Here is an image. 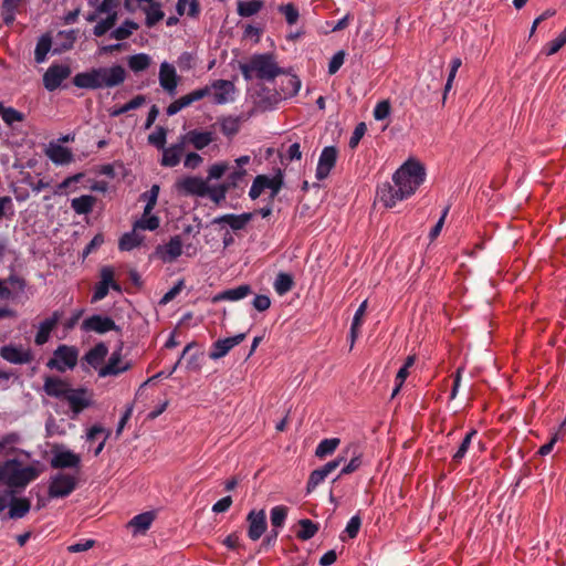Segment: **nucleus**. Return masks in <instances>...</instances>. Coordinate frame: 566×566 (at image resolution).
Segmentation results:
<instances>
[{"mask_svg": "<svg viewBox=\"0 0 566 566\" xmlns=\"http://www.w3.org/2000/svg\"><path fill=\"white\" fill-rule=\"evenodd\" d=\"M19 437L15 433H9L0 440V451L7 444H12L18 441ZM40 475V471L33 465L22 467L21 461L18 459H9L0 463V484L7 485L10 489H24L30 482L34 481Z\"/></svg>", "mask_w": 566, "mask_h": 566, "instance_id": "obj_1", "label": "nucleus"}, {"mask_svg": "<svg viewBox=\"0 0 566 566\" xmlns=\"http://www.w3.org/2000/svg\"><path fill=\"white\" fill-rule=\"evenodd\" d=\"M126 78L125 69L115 64L113 66L93 67L74 75L72 83L78 88L99 90L120 85Z\"/></svg>", "mask_w": 566, "mask_h": 566, "instance_id": "obj_2", "label": "nucleus"}, {"mask_svg": "<svg viewBox=\"0 0 566 566\" xmlns=\"http://www.w3.org/2000/svg\"><path fill=\"white\" fill-rule=\"evenodd\" d=\"M239 70L247 82L258 78L260 81H274L276 76L284 74L272 53L253 54L248 62H240Z\"/></svg>", "mask_w": 566, "mask_h": 566, "instance_id": "obj_3", "label": "nucleus"}, {"mask_svg": "<svg viewBox=\"0 0 566 566\" xmlns=\"http://www.w3.org/2000/svg\"><path fill=\"white\" fill-rule=\"evenodd\" d=\"M424 179V166L416 159H408L392 175V181L399 187L400 195H405L406 198L412 196Z\"/></svg>", "mask_w": 566, "mask_h": 566, "instance_id": "obj_4", "label": "nucleus"}, {"mask_svg": "<svg viewBox=\"0 0 566 566\" xmlns=\"http://www.w3.org/2000/svg\"><path fill=\"white\" fill-rule=\"evenodd\" d=\"M78 350L75 346L61 344L53 352V357L46 363V367L64 373L66 369H73L77 364Z\"/></svg>", "mask_w": 566, "mask_h": 566, "instance_id": "obj_5", "label": "nucleus"}, {"mask_svg": "<svg viewBox=\"0 0 566 566\" xmlns=\"http://www.w3.org/2000/svg\"><path fill=\"white\" fill-rule=\"evenodd\" d=\"M115 271L111 265H105L99 271L101 281L94 286L91 302L96 303L105 298L109 289L120 293L122 286L114 280Z\"/></svg>", "mask_w": 566, "mask_h": 566, "instance_id": "obj_6", "label": "nucleus"}, {"mask_svg": "<svg viewBox=\"0 0 566 566\" xmlns=\"http://www.w3.org/2000/svg\"><path fill=\"white\" fill-rule=\"evenodd\" d=\"M123 343L120 342L117 348L111 354L108 361L98 369L101 378L107 376H118L132 368L130 361L123 363L122 360Z\"/></svg>", "mask_w": 566, "mask_h": 566, "instance_id": "obj_7", "label": "nucleus"}, {"mask_svg": "<svg viewBox=\"0 0 566 566\" xmlns=\"http://www.w3.org/2000/svg\"><path fill=\"white\" fill-rule=\"evenodd\" d=\"M76 484L77 481L75 476L65 473H57L51 479L49 495L53 499L66 497L75 490Z\"/></svg>", "mask_w": 566, "mask_h": 566, "instance_id": "obj_8", "label": "nucleus"}, {"mask_svg": "<svg viewBox=\"0 0 566 566\" xmlns=\"http://www.w3.org/2000/svg\"><path fill=\"white\" fill-rule=\"evenodd\" d=\"M71 67L67 64H51L43 75V85L49 92L59 88L64 80L71 75Z\"/></svg>", "mask_w": 566, "mask_h": 566, "instance_id": "obj_9", "label": "nucleus"}, {"mask_svg": "<svg viewBox=\"0 0 566 566\" xmlns=\"http://www.w3.org/2000/svg\"><path fill=\"white\" fill-rule=\"evenodd\" d=\"M338 150L335 146H326L323 148L315 171L317 180L322 181L329 176L331 171L336 166Z\"/></svg>", "mask_w": 566, "mask_h": 566, "instance_id": "obj_10", "label": "nucleus"}, {"mask_svg": "<svg viewBox=\"0 0 566 566\" xmlns=\"http://www.w3.org/2000/svg\"><path fill=\"white\" fill-rule=\"evenodd\" d=\"M81 328L84 332H95L97 334H105L111 331H120L119 326L116 325L112 317L101 314H94L90 317H86L83 321Z\"/></svg>", "mask_w": 566, "mask_h": 566, "instance_id": "obj_11", "label": "nucleus"}, {"mask_svg": "<svg viewBox=\"0 0 566 566\" xmlns=\"http://www.w3.org/2000/svg\"><path fill=\"white\" fill-rule=\"evenodd\" d=\"M245 521L248 523V537L253 542L259 541L268 528L265 511L263 509L259 511L251 510Z\"/></svg>", "mask_w": 566, "mask_h": 566, "instance_id": "obj_12", "label": "nucleus"}, {"mask_svg": "<svg viewBox=\"0 0 566 566\" xmlns=\"http://www.w3.org/2000/svg\"><path fill=\"white\" fill-rule=\"evenodd\" d=\"M179 192L187 196L205 197L209 190L207 182L197 176H187L176 182Z\"/></svg>", "mask_w": 566, "mask_h": 566, "instance_id": "obj_13", "label": "nucleus"}, {"mask_svg": "<svg viewBox=\"0 0 566 566\" xmlns=\"http://www.w3.org/2000/svg\"><path fill=\"white\" fill-rule=\"evenodd\" d=\"M182 254V240L180 235H174L166 244H159L155 249V255L164 263H171Z\"/></svg>", "mask_w": 566, "mask_h": 566, "instance_id": "obj_14", "label": "nucleus"}, {"mask_svg": "<svg viewBox=\"0 0 566 566\" xmlns=\"http://www.w3.org/2000/svg\"><path fill=\"white\" fill-rule=\"evenodd\" d=\"M0 356L8 363L14 365L29 364L34 359V355L31 349H23L22 346L13 344L0 347Z\"/></svg>", "mask_w": 566, "mask_h": 566, "instance_id": "obj_15", "label": "nucleus"}, {"mask_svg": "<svg viewBox=\"0 0 566 566\" xmlns=\"http://www.w3.org/2000/svg\"><path fill=\"white\" fill-rule=\"evenodd\" d=\"M245 333H240L232 337L216 340L214 343H212L209 357L212 360H218L224 357L234 346L241 344L245 339Z\"/></svg>", "mask_w": 566, "mask_h": 566, "instance_id": "obj_16", "label": "nucleus"}, {"mask_svg": "<svg viewBox=\"0 0 566 566\" xmlns=\"http://www.w3.org/2000/svg\"><path fill=\"white\" fill-rule=\"evenodd\" d=\"M63 400L69 402L70 409L75 416L92 405L90 397H87V389L83 387H71V389L66 392V396H64Z\"/></svg>", "mask_w": 566, "mask_h": 566, "instance_id": "obj_17", "label": "nucleus"}, {"mask_svg": "<svg viewBox=\"0 0 566 566\" xmlns=\"http://www.w3.org/2000/svg\"><path fill=\"white\" fill-rule=\"evenodd\" d=\"M377 198L386 208H392L398 201L407 199L405 195H400L399 187L394 181L378 185Z\"/></svg>", "mask_w": 566, "mask_h": 566, "instance_id": "obj_18", "label": "nucleus"}, {"mask_svg": "<svg viewBox=\"0 0 566 566\" xmlns=\"http://www.w3.org/2000/svg\"><path fill=\"white\" fill-rule=\"evenodd\" d=\"M213 91V103L217 105H223L233 99L232 95L235 93V86L233 82L228 80H214L210 85Z\"/></svg>", "mask_w": 566, "mask_h": 566, "instance_id": "obj_19", "label": "nucleus"}, {"mask_svg": "<svg viewBox=\"0 0 566 566\" xmlns=\"http://www.w3.org/2000/svg\"><path fill=\"white\" fill-rule=\"evenodd\" d=\"M8 494L10 495V509L4 515H1V521L24 517L31 509L30 500L27 497H17L13 491H8Z\"/></svg>", "mask_w": 566, "mask_h": 566, "instance_id": "obj_20", "label": "nucleus"}, {"mask_svg": "<svg viewBox=\"0 0 566 566\" xmlns=\"http://www.w3.org/2000/svg\"><path fill=\"white\" fill-rule=\"evenodd\" d=\"M179 83V76L172 64L163 62L159 67V84L168 92L174 95Z\"/></svg>", "mask_w": 566, "mask_h": 566, "instance_id": "obj_21", "label": "nucleus"}, {"mask_svg": "<svg viewBox=\"0 0 566 566\" xmlns=\"http://www.w3.org/2000/svg\"><path fill=\"white\" fill-rule=\"evenodd\" d=\"M254 212H243L241 214L227 213L220 217H217L212 220V223L228 224L233 231L243 230L247 224L253 219Z\"/></svg>", "mask_w": 566, "mask_h": 566, "instance_id": "obj_22", "label": "nucleus"}, {"mask_svg": "<svg viewBox=\"0 0 566 566\" xmlns=\"http://www.w3.org/2000/svg\"><path fill=\"white\" fill-rule=\"evenodd\" d=\"M70 389L71 385L59 377L46 376L44 379L43 390L50 397L63 400Z\"/></svg>", "mask_w": 566, "mask_h": 566, "instance_id": "obj_23", "label": "nucleus"}, {"mask_svg": "<svg viewBox=\"0 0 566 566\" xmlns=\"http://www.w3.org/2000/svg\"><path fill=\"white\" fill-rule=\"evenodd\" d=\"M61 317H62V312L54 311L50 317L45 318L44 321H42L40 323L39 329L35 334V338H34V342L36 345H39V346L44 345L49 340L51 332L56 326V324L59 323Z\"/></svg>", "mask_w": 566, "mask_h": 566, "instance_id": "obj_24", "label": "nucleus"}, {"mask_svg": "<svg viewBox=\"0 0 566 566\" xmlns=\"http://www.w3.org/2000/svg\"><path fill=\"white\" fill-rule=\"evenodd\" d=\"M186 144H191L197 150H201L209 146L214 140V135L211 132H200L191 129L185 135L180 136Z\"/></svg>", "mask_w": 566, "mask_h": 566, "instance_id": "obj_25", "label": "nucleus"}, {"mask_svg": "<svg viewBox=\"0 0 566 566\" xmlns=\"http://www.w3.org/2000/svg\"><path fill=\"white\" fill-rule=\"evenodd\" d=\"M160 165L164 167H175L180 163L181 156L185 150V143L179 138V142L170 147H164Z\"/></svg>", "mask_w": 566, "mask_h": 566, "instance_id": "obj_26", "label": "nucleus"}, {"mask_svg": "<svg viewBox=\"0 0 566 566\" xmlns=\"http://www.w3.org/2000/svg\"><path fill=\"white\" fill-rule=\"evenodd\" d=\"M80 463V455L71 450L56 452L51 460V467L54 469L78 468Z\"/></svg>", "mask_w": 566, "mask_h": 566, "instance_id": "obj_27", "label": "nucleus"}, {"mask_svg": "<svg viewBox=\"0 0 566 566\" xmlns=\"http://www.w3.org/2000/svg\"><path fill=\"white\" fill-rule=\"evenodd\" d=\"M252 293V287L249 284H241L233 289H228L224 291H221L220 293L216 294L213 296V302H220V301H239Z\"/></svg>", "mask_w": 566, "mask_h": 566, "instance_id": "obj_28", "label": "nucleus"}, {"mask_svg": "<svg viewBox=\"0 0 566 566\" xmlns=\"http://www.w3.org/2000/svg\"><path fill=\"white\" fill-rule=\"evenodd\" d=\"M107 354L108 347L104 342H99L84 355V360L94 369H99Z\"/></svg>", "mask_w": 566, "mask_h": 566, "instance_id": "obj_29", "label": "nucleus"}, {"mask_svg": "<svg viewBox=\"0 0 566 566\" xmlns=\"http://www.w3.org/2000/svg\"><path fill=\"white\" fill-rule=\"evenodd\" d=\"M218 123L220 125L221 133L229 139H231L239 133L241 128L242 117L232 115L222 116L219 118Z\"/></svg>", "mask_w": 566, "mask_h": 566, "instance_id": "obj_30", "label": "nucleus"}, {"mask_svg": "<svg viewBox=\"0 0 566 566\" xmlns=\"http://www.w3.org/2000/svg\"><path fill=\"white\" fill-rule=\"evenodd\" d=\"M258 96L265 108H274L281 101L284 99V94L280 90H271L266 86H261Z\"/></svg>", "mask_w": 566, "mask_h": 566, "instance_id": "obj_31", "label": "nucleus"}, {"mask_svg": "<svg viewBox=\"0 0 566 566\" xmlns=\"http://www.w3.org/2000/svg\"><path fill=\"white\" fill-rule=\"evenodd\" d=\"M96 198L92 195H82L71 200V207L76 214H88L92 212Z\"/></svg>", "mask_w": 566, "mask_h": 566, "instance_id": "obj_32", "label": "nucleus"}, {"mask_svg": "<svg viewBox=\"0 0 566 566\" xmlns=\"http://www.w3.org/2000/svg\"><path fill=\"white\" fill-rule=\"evenodd\" d=\"M149 6L145 7L143 10L146 14L145 25L147 28L155 27L160 20L164 19L165 12L161 10V3L158 1L148 2Z\"/></svg>", "mask_w": 566, "mask_h": 566, "instance_id": "obj_33", "label": "nucleus"}, {"mask_svg": "<svg viewBox=\"0 0 566 566\" xmlns=\"http://www.w3.org/2000/svg\"><path fill=\"white\" fill-rule=\"evenodd\" d=\"M300 530L296 532V537L301 541H308L314 537L318 530L319 525L316 522H313L310 518H302L298 521Z\"/></svg>", "mask_w": 566, "mask_h": 566, "instance_id": "obj_34", "label": "nucleus"}, {"mask_svg": "<svg viewBox=\"0 0 566 566\" xmlns=\"http://www.w3.org/2000/svg\"><path fill=\"white\" fill-rule=\"evenodd\" d=\"M49 157L54 164L64 165L72 161L73 154L67 147L55 145L49 150Z\"/></svg>", "mask_w": 566, "mask_h": 566, "instance_id": "obj_35", "label": "nucleus"}, {"mask_svg": "<svg viewBox=\"0 0 566 566\" xmlns=\"http://www.w3.org/2000/svg\"><path fill=\"white\" fill-rule=\"evenodd\" d=\"M154 518L153 512H144L134 516L129 522V526L134 527L135 533H144L150 527Z\"/></svg>", "mask_w": 566, "mask_h": 566, "instance_id": "obj_36", "label": "nucleus"}, {"mask_svg": "<svg viewBox=\"0 0 566 566\" xmlns=\"http://www.w3.org/2000/svg\"><path fill=\"white\" fill-rule=\"evenodd\" d=\"M301 88V81L296 75H287L281 82L280 92L284 94V99L291 98L297 95Z\"/></svg>", "mask_w": 566, "mask_h": 566, "instance_id": "obj_37", "label": "nucleus"}, {"mask_svg": "<svg viewBox=\"0 0 566 566\" xmlns=\"http://www.w3.org/2000/svg\"><path fill=\"white\" fill-rule=\"evenodd\" d=\"M138 28V23L126 19L119 27L111 32L109 36L119 41L126 40L133 34V31L137 30Z\"/></svg>", "mask_w": 566, "mask_h": 566, "instance_id": "obj_38", "label": "nucleus"}, {"mask_svg": "<svg viewBox=\"0 0 566 566\" xmlns=\"http://www.w3.org/2000/svg\"><path fill=\"white\" fill-rule=\"evenodd\" d=\"M275 292L282 296L290 292L294 286L293 276L285 272H280L273 283Z\"/></svg>", "mask_w": 566, "mask_h": 566, "instance_id": "obj_39", "label": "nucleus"}, {"mask_svg": "<svg viewBox=\"0 0 566 566\" xmlns=\"http://www.w3.org/2000/svg\"><path fill=\"white\" fill-rule=\"evenodd\" d=\"M52 46V39L49 34H43L38 40L34 50V60L36 63H42L45 61L48 53L50 52Z\"/></svg>", "mask_w": 566, "mask_h": 566, "instance_id": "obj_40", "label": "nucleus"}, {"mask_svg": "<svg viewBox=\"0 0 566 566\" xmlns=\"http://www.w3.org/2000/svg\"><path fill=\"white\" fill-rule=\"evenodd\" d=\"M143 242V237L137 234L135 230L124 233L118 241V249L120 251H132L139 247Z\"/></svg>", "mask_w": 566, "mask_h": 566, "instance_id": "obj_41", "label": "nucleus"}, {"mask_svg": "<svg viewBox=\"0 0 566 566\" xmlns=\"http://www.w3.org/2000/svg\"><path fill=\"white\" fill-rule=\"evenodd\" d=\"M478 434V431L475 429H471L461 441L458 450L452 455V462L455 464L461 463V461L464 459L471 443L472 439Z\"/></svg>", "mask_w": 566, "mask_h": 566, "instance_id": "obj_42", "label": "nucleus"}, {"mask_svg": "<svg viewBox=\"0 0 566 566\" xmlns=\"http://www.w3.org/2000/svg\"><path fill=\"white\" fill-rule=\"evenodd\" d=\"M339 443L340 439L338 438L323 439L316 447L315 455L319 459H324L325 457L333 454Z\"/></svg>", "mask_w": 566, "mask_h": 566, "instance_id": "obj_43", "label": "nucleus"}, {"mask_svg": "<svg viewBox=\"0 0 566 566\" xmlns=\"http://www.w3.org/2000/svg\"><path fill=\"white\" fill-rule=\"evenodd\" d=\"M289 514V507L285 505H276L271 509L270 521L272 528L280 530L284 526Z\"/></svg>", "mask_w": 566, "mask_h": 566, "instance_id": "obj_44", "label": "nucleus"}, {"mask_svg": "<svg viewBox=\"0 0 566 566\" xmlns=\"http://www.w3.org/2000/svg\"><path fill=\"white\" fill-rule=\"evenodd\" d=\"M128 67L135 72H143L150 65V56L146 53H137L128 57Z\"/></svg>", "mask_w": 566, "mask_h": 566, "instance_id": "obj_45", "label": "nucleus"}, {"mask_svg": "<svg viewBox=\"0 0 566 566\" xmlns=\"http://www.w3.org/2000/svg\"><path fill=\"white\" fill-rule=\"evenodd\" d=\"M263 7V0H250L238 2V13L241 17H252L256 14Z\"/></svg>", "mask_w": 566, "mask_h": 566, "instance_id": "obj_46", "label": "nucleus"}, {"mask_svg": "<svg viewBox=\"0 0 566 566\" xmlns=\"http://www.w3.org/2000/svg\"><path fill=\"white\" fill-rule=\"evenodd\" d=\"M117 21V12L113 11L107 13V17L99 21L93 29L95 36H103L108 30H111Z\"/></svg>", "mask_w": 566, "mask_h": 566, "instance_id": "obj_47", "label": "nucleus"}, {"mask_svg": "<svg viewBox=\"0 0 566 566\" xmlns=\"http://www.w3.org/2000/svg\"><path fill=\"white\" fill-rule=\"evenodd\" d=\"M159 186L153 185L149 190L143 192L140 195V198L146 201V205L144 207L145 209V216H148L151 213L153 209L155 208L159 195Z\"/></svg>", "mask_w": 566, "mask_h": 566, "instance_id": "obj_48", "label": "nucleus"}, {"mask_svg": "<svg viewBox=\"0 0 566 566\" xmlns=\"http://www.w3.org/2000/svg\"><path fill=\"white\" fill-rule=\"evenodd\" d=\"M159 224H160V219L157 216L151 214V213H149L148 216H145V212H144L143 217L134 223V230L140 229V230L155 231L156 229L159 228Z\"/></svg>", "mask_w": 566, "mask_h": 566, "instance_id": "obj_49", "label": "nucleus"}, {"mask_svg": "<svg viewBox=\"0 0 566 566\" xmlns=\"http://www.w3.org/2000/svg\"><path fill=\"white\" fill-rule=\"evenodd\" d=\"M197 346V343L196 342H190L189 344L186 345V347L184 348L180 357L178 358V360L176 361V364L172 366V368L169 370V371H159L157 373L156 375H154L153 377H150L144 385L155 380V379H159V378H168L170 377L175 371L176 369L178 368V366L180 365L181 363V359L191 350V348L196 347Z\"/></svg>", "mask_w": 566, "mask_h": 566, "instance_id": "obj_50", "label": "nucleus"}, {"mask_svg": "<svg viewBox=\"0 0 566 566\" xmlns=\"http://www.w3.org/2000/svg\"><path fill=\"white\" fill-rule=\"evenodd\" d=\"M146 102V97L145 95H136L134 98H132L129 102H127L126 104L119 106V107H116L114 108L112 112H111V115L112 116H119L122 114H125L132 109H136L138 107H140L142 105H144Z\"/></svg>", "mask_w": 566, "mask_h": 566, "instance_id": "obj_51", "label": "nucleus"}, {"mask_svg": "<svg viewBox=\"0 0 566 566\" xmlns=\"http://www.w3.org/2000/svg\"><path fill=\"white\" fill-rule=\"evenodd\" d=\"M268 187L266 189H270V202H272L274 200V198L279 195V192L281 191L283 185H284V179H283V172L281 169L277 170V172L273 176V177H269L268 176Z\"/></svg>", "mask_w": 566, "mask_h": 566, "instance_id": "obj_52", "label": "nucleus"}, {"mask_svg": "<svg viewBox=\"0 0 566 566\" xmlns=\"http://www.w3.org/2000/svg\"><path fill=\"white\" fill-rule=\"evenodd\" d=\"M268 176L266 175H258L252 182V186L249 190V197L252 200L258 199L261 193L266 189L268 187Z\"/></svg>", "mask_w": 566, "mask_h": 566, "instance_id": "obj_53", "label": "nucleus"}, {"mask_svg": "<svg viewBox=\"0 0 566 566\" xmlns=\"http://www.w3.org/2000/svg\"><path fill=\"white\" fill-rule=\"evenodd\" d=\"M328 474L325 472V470L321 467L318 469H315L311 472L308 480L306 482V492L311 493L313 492L327 476Z\"/></svg>", "mask_w": 566, "mask_h": 566, "instance_id": "obj_54", "label": "nucleus"}, {"mask_svg": "<svg viewBox=\"0 0 566 566\" xmlns=\"http://www.w3.org/2000/svg\"><path fill=\"white\" fill-rule=\"evenodd\" d=\"M210 93H211V87L205 86V87L195 90V91L190 92L189 94L181 96L180 98H181L185 107H188L192 103L198 102V101L205 98L206 96L210 95Z\"/></svg>", "mask_w": 566, "mask_h": 566, "instance_id": "obj_55", "label": "nucleus"}, {"mask_svg": "<svg viewBox=\"0 0 566 566\" xmlns=\"http://www.w3.org/2000/svg\"><path fill=\"white\" fill-rule=\"evenodd\" d=\"M167 129L163 126H157L156 130L148 135V143L157 149H164L166 145Z\"/></svg>", "mask_w": 566, "mask_h": 566, "instance_id": "obj_56", "label": "nucleus"}, {"mask_svg": "<svg viewBox=\"0 0 566 566\" xmlns=\"http://www.w3.org/2000/svg\"><path fill=\"white\" fill-rule=\"evenodd\" d=\"M279 11L284 14L287 24L293 25L300 18L298 9L293 3H286L279 7Z\"/></svg>", "mask_w": 566, "mask_h": 566, "instance_id": "obj_57", "label": "nucleus"}, {"mask_svg": "<svg viewBox=\"0 0 566 566\" xmlns=\"http://www.w3.org/2000/svg\"><path fill=\"white\" fill-rule=\"evenodd\" d=\"M245 175V169L237 168L228 175L227 179L222 184L227 186L229 190L234 189L239 186V182L242 181Z\"/></svg>", "mask_w": 566, "mask_h": 566, "instance_id": "obj_58", "label": "nucleus"}, {"mask_svg": "<svg viewBox=\"0 0 566 566\" xmlns=\"http://www.w3.org/2000/svg\"><path fill=\"white\" fill-rule=\"evenodd\" d=\"M1 118L7 126H12L17 122H23L25 119V115L22 112H19L13 107L8 106L7 111H4V114H2Z\"/></svg>", "mask_w": 566, "mask_h": 566, "instance_id": "obj_59", "label": "nucleus"}, {"mask_svg": "<svg viewBox=\"0 0 566 566\" xmlns=\"http://www.w3.org/2000/svg\"><path fill=\"white\" fill-rule=\"evenodd\" d=\"M228 191H229V189L227 186H224L223 184H219V185L209 187L207 195L213 202L220 203L221 201H223L226 199Z\"/></svg>", "mask_w": 566, "mask_h": 566, "instance_id": "obj_60", "label": "nucleus"}, {"mask_svg": "<svg viewBox=\"0 0 566 566\" xmlns=\"http://www.w3.org/2000/svg\"><path fill=\"white\" fill-rule=\"evenodd\" d=\"M366 130H367V127L364 122H360L355 126V129H354V132L349 138V143H348V146L350 149H355L358 146V144H359L360 139L364 137Z\"/></svg>", "mask_w": 566, "mask_h": 566, "instance_id": "obj_61", "label": "nucleus"}, {"mask_svg": "<svg viewBox=\"0 0 566 566\" xmlns=\"http://www.w3.org/2000/svg\"><path fill=\"white\" fill-rule=\"evenodd\" d=\"M361 458H363L361 454L353 457L350 459V461L342 468L339 475L334 480V482L337 479H339L342 475L350 474V473L357 471L363 464Z\"/></svg>", "mask_w": 566, "mask_h": 566, "instance_id": "obj_62", "label": "nucleus"}, {"mask_svg": "<svg viewBox=\"0 0 566 566\" xmlns=\"http://www.w3.org/2000/svg\"><path fill=\"white\" fill-rule=\"evenodd\" d=\"M360 526H361V518L358 514H356V515L352 516L350 520L348 521L344 533H346L349 538H355V537H357V535L359 533Z\"/></svg>", "mask_w": 566, "mask_h": 566, "instance_id": "obj_63", "label": "nucleus"}, {"mask_svg": "<svg viewBox=\"0 0 566 566\" xmlns=\"http://www.w3.org/2000/svg\"><path fill=\"white\" fill-rule=\"evenodd\" d=\"M344 60H345V52L343 50L336 52L332 59L329 60V63H328V73L329 74H335L336 72H338V70L342 67V65L344 64Z\"/></svg>", "mask_w": 566, "mask_h": 566, "instance_id": "obj_64", "label": "nucleus"}]
</instances>
